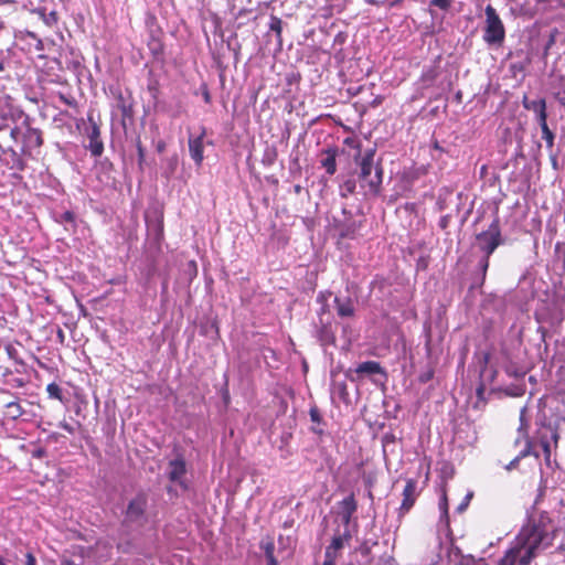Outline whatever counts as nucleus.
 Returning a JSON list of instances; mask_svg holds the SVG:
<instances>
[{
	"label": "nucleus",
	"mask_w": 565,
	"mask_h": 565,
	"mask_svg": "<svg viewBox=\"0 0 565 565\" xmlns=\"http://www.w3.org/2000/svg\"><path fill=\"white\" fill-rule=\"evenodd\" d=\"M552 529L543 521L529 522L499 565H529L536 554L552 544Z\"/></svg>",
	"instance_id": "1"
},
{
	"label": "nucleus",
	"mask_w": 565,
	"mask_h": 565,
	"mask_svg": "<svg viewBox=\"0 0 565 565\" xmlns=\"http://www.w3.org/2000/svg\"><path fill=\"white\" fill-rule=\"evenodd\" d=\"M483 42L490 47H501L505 40V28L497 10L488 4L484 9Z\"/></svg>",
	"instance_id": "2"
},
{
	"label": "nucleus",
	"mask_w": 565,
	"mask_h": 565,
	"mask_svg": "<svg viewBox=\"0 0 565 565\" xmlns=\"http://www.w3.org/2000/svg\"><path fill=\"white\" fill-rule=\"evenodd\" d=\"M374 150H367L361 159L360 168V182L361 186L365 189V193L376 194L382 183V170L376 168L373 172Z\"/></svg>",
	"instance_id": "3"
},
{
	"label": "nucleus",
	"mask_w": 565,
	"mask_h": 565,
	"mask_svg": "<svg viewBox=\"0 0 565 565\" xmlns=\"http://www.w3.org/2000/svg\"><path fill=\"white\" fill-rule=\"evenodd\" d=\"M77 129L84 138V147L88 149L94 157L102 156L104 145L100 139L98 125L89 117L88 120H82L78 122Z\"/></svg>",
	"instance_id": "4"
},
{
	"label": "nucleus",
	"mask_w": 565,
	"mask_h": 565,
	"mask_svg": "<svg viewBox=\"0 0 565 565\" xmlns=\"http://www.w3.org/2000/svg\"><path fill=\"white\" fill-rule=\"evenodd\" d=\"M501 243V232L498 220H494L487 231L476 237V246L489 257Z\"/></svg>",
	"instance_id": "5"
},
{
	"label": "nucleus",
	"mask_w": 565,
	"mask_h": 565,
	"mask_svg": "<svg viewBox=\"0 0 565 565\" xmlns=\"http://www.w3.org/2000/svg\"><path fill=\"white\" fill-rule=\"evenodd\" d=\"M358 504L353 494L345 497L338 503L335 520L343 529H350L353 514L356 512Z\"/></svg>",
	"instance_id": "6"
},
{
	"label": "nucleus",
	"mask_w": 565,
	"mask_h": 565,
	"mask_svg": "<svg viewBox=\"0 0 565 565\" xmlns=\"http://www.w3.org/2000/svg\"><path fill=\"white\" fill-rule=\"evenodd\" d=\"M186 473L185 461L182 457H178L169 462L168 477L171 482H174L182 488H186L184 477Z\"/></svg>",
	"instance_id": "7"
},
{
	"label": "nucleus",
	"mask_w": 565,
	"mask_h": 565,
	"mask_svg": "<svg viewBox=\"0 0 565 565\" xmlns=\"http://www.w3.org/2000/svg\"><path fill=\"white\" fill-rule=\"evenodd\" d=\"M43 143L42 132L36 128L28 127L23 132L22 151L32 156L33 151L39 149Z\"/></svg>",
	"instance_id": "8"
},
{
	"label": "nucleus",
	"mask_w": 565,
	"mask_h": 565,
	"mask_svg": "<svg viewBox=\"0 0 565 565\" xmlns=\"http://www.w3.org/2000/svg\"><path fill=\"white\" fill-rule=\"evenodd\" d=\"M147 507V499L143 494L137 495L132 499L127 508L126 518L131 522H139L142 520Z\"/></svg>",
	"instance_id": "9"
},
{
	"label": "nucleus",
	"mask_w": 565,
	"mask_h": 565,
	"mask_svg": "<svg viewBox=\"0 0 565 565\" xmlns=\"http://www.w3.org/2000/svg\"><path fill=\"white\" fill-rule=\"evenodd\" d=\"M1 162L12 170L22 171L24 169L22 156L12 148L3 149Z\"/></svg>",
	"instance_id": "10"
},
{
	"label": "nucleus",
	"mask_w": 565,
	"mask_h": 565,
	"mask_svg": "<svg viewBox=\"0 0 565 565\" xmlns=\"http://www.w3.org/2000/svg\"><path fill=\"white\" fill-rule=\"evenodd\" d=\"M205 131L203 130L202 134L195 138L189 139V152L191 158L194 160L196 166H201L202 161L204 159L203 157V138H204Z\"/></svg>",
	"instance_id": "11"
},
{
	"label": "nucleus",
	"mask_w": 565,
	"mask_h": 565,
	"mask_svg": "<svg viewBox=\"0 0 565 565\" xmlns=\"http://www.w3.org/2000/svg\"><path fill=\"white\" fill-rule=\"evenodd\" d=\"M417 498V482L413 479H408L406 481L405 488L403 490V502L401 509L404 511H408L415 500Z\"/></svg>",
	"instance_id": "12"
},
{
	"label": "nucleus",
	"mask_w": 565,
	"mask_h": 565,
	"mask_svg": "<svg viewBox=\"0 0 565 565\" xmlns=\"http://www.w3.org/2000/svg\"><path fill=\"white\" fill-rule=\"evenodd\" d=\"M337 312L342 318H350L354 315V305L351 298H334Z\"/></svg>",
	"instance_id": "13"
},
{
	"label": "nucleus",
	"mask_w": 565,
	"mask_h": 565,
	"mask_svg": "<svg viewBox=\"0 0 565 565\" xmlns=\"http://www.w3.org/2000/svg\"><path fill=\"white\" fill-rule=\"evenodd\" d=\"M337 150L329 148L323 151V158L320 160L321 166L326 169L329 175H332L337 171Z\"/></svg>",
	"instance_id": "14"
},
{
	"label": "nucleus",
	"mask_w": 565,
	"mask_h": 565,
	"mask_svg": "<svg viewBox=\"0 0 565 565\" xmlns=\"http://www.w3.org/2000/svg\"><path fill=\"white\" fill-rule=\"evenodd\" d=\"M351 539V531L350 529H343V531H338V533L334 534L331 546L335 548L337 551H340L345 543H348Z\"/></svg>",
	"instance_id": "15"
},
{
	"label": "nucleus",
	"mask_w": 565,
	"mask_h": 565,
	"mask_svg": "<svg viewBox=\"0 0 565 565\" xmlns=\"http://www.w3.org/2000/svg\"><path fill=\"white\" fill-rule=\"evenodd\" d=\"M355 372L359 374H379L382 367L376 361H366L358 365Z\"/></svg>",
	"instance_id": "16"
},
{
	"label": "nucleus",
	"mask_w": 565,
	"mask_h": 565,
	"mask_svg": "<svg viewBox=\"0 0 565 565\" xmlns=\"http://www.w3.org/2000/svg\"><path fill=\"white\" fill-rule=\"evenodd\" d=\"M523 106L525 109L533 111L534 114L546 108V102L544 98L529 100L526 97L523 99Z\"/></svg>",
	"instance_id": "17"
},
{
	"label": "nucleus",
	"mask_w": 565,
	"mask_h": 565,
	"mask_svg": "<svg viewBox=\"0 0 565 565\" xmlns=\"http://www.w3.org/2000/svg\"><path fill=\"white\" fill-rule=\"evenodd\" d=\"M6 408L8 417L12 419H17L23 414V409L18 401L7 403Z\"/></svg>",
	"instance_id": "18"
},
{
	"label": "nucleus",
	"mask_w": 565,
	"mask_h": 565,
	"mask_svg": "<svg viewBox=\"0 0 565 565\" xmlns=\"http://www.w3.org/2000/svg\"><path fill=\"white\" fill-rule=\"evenodd\" d=\"M439 511H440V522H444L446 525H448V502H447V495L444 491L439 501Z\"/></svg>",
	"instance_id": "19"
},
{
	"label": "nucleus",
	"mask_w": 565,
	"mask_h": 565,
	"mask_svg": "<svg viewBox=\"0 0 565 565\" xmlns=\"http://www.w3.org/2000/svg\"><path fill=\"white\" fill-rule=\"evenodd\" d=\"M338 553H339V551H337L331 545H329L326 548V555H324L326 557H324L323 565H334L335 559L338 557Z\"/></svg>",
	"instance_id": "20"
},
{
	"label": "nucleus",
	"mask_w": 565,
	"mask_h": 565,
	"mask_svg": "<svg viewBox=\"0 0 565 565\" xmlns=\"http://www.w3.org/2000/svg\"><path fill=\"white\" fill-rule=\"evenodd\" d=\"M50 397L62 401V390L56 383H50L46 387Z\"/></svg>",
	"instance_id": "21"
},
{
	"label": "nucleus",
	"mask_w": 565,
	"mask_h": 565,
	"mask_svg": "<svg viewBox=\"0 0 565 565\" xmlns=\"http://www.w3.org/2000/svg\"><path fill=\"white\" fill-rule=\"evenodd\" d=\"M355 181L354 180H347L345 182H343V184H341L340 186V191H341V195L342 196H348L349 194H352L355 190Z\"/></svg>",
	"instance_id": "22"
},
{
	"label": "nucleus",
	"mask_w": 565,
	"mask_h": 565,
	"mask_svg": "<svg viewBox=\"0 0 565 565\" xmlns=\"http://www.w3.org/2000/svg\"><path fill=\"white\" fill-rule=\"evenodd\" d=\"M476 402L473 404V407L475 408H481L484 404H486V399H484V386L482 384H480L478 387H477V391H476Z\"/></svg>",
	"instance_id": "23"
},
{
	"label": "nucleus",
	"mask_w": 565,
	"mask_h": 565,
	"mask_svg": "<svg viewBox=\"0 0 565 565\" xmlns=\"http://www.w3.org/2000/svg\"><path fill=\"white\" fill-rule=\"evenodd\" d=\"M530 418L527 417V407L524 406L520 412V427L519 433H524L527 428Z\"/></svg>",
	"instance_id": "24"
},
{
	"label": "nucleus",
	"mask_w": 565,
	"mask_h": 565,
	"mask_svg": "<svg viewBox=\"0 0 565 565\" xmlns=\"http://www.w3.org/2000/svg\"><path fill=\"white\" fill-rule=\"evenodd\" d=\"M542 138L546 141L547 147H553L554 145V134L551 131L548 127L541 128Z\"/></svg>",
	"instance_id": "25"
},
{
	"label": "nucleus",
	"mask_w": 565,
	"mask_h": 565,
	"mask_svg": "<svg viewBox=\"0 0 565 565\" xmlns=\"http://www.w3.org/2000/svg\"><path fill=\"white\" fill-rule=\"evenodd\" d=\"M535 116H536V120L541 128L548 127L547 122H546V119H547L546 108H543L541 111L536 113Z\"/></svg>",
	"instance_id": "26"
},
{
	"label": "nucleus",
	"mask_w": 565,
	"mask_h": 565,
	"mask_svg": "<svg viewBox=\"0 0 565 565\" xmlns=\"http://www.w3.org/2000/svg\"><path fill=\"white\" fill-rule=\"evenodd\" d=\"M430 3L441 10H447L450 7L451 0H431Z\"/></svg>",
	"instance_id": "27"
},
{
	"label": "nucleus",
	"mask_w": 565,
	"mask_h": 565,
	"mask_svg": "<svg viewBox=\"0 0 565 565\" xmlns=\"http://www.w3.org/2000/svg\"><path fill=\"white\" fill-rule=\"evenodd\" d=\"M270 30L277 32L278 34L281 32V21L278 18H273L270 23Z\"/></svg>",
	"instance_id": "28"
},
{
	"label": "nucleus",
	"mask_w": 565,
	"mask_h": 565,
	"mask_svg": "<svg viewBox=\"0 0 565 565\" xmlns=\"http://www.w3.org/2000/svg\"><path fill=\"white\" fill-rule=\"evenodd\" d=\"M24 565H38V562H36V558L35 556L33 555L32 552L28 551L25 553V562H24Z\"/></svg>",
	"instance_id": "29"
},
{
	"label": "nucleus",
	"mask_w": 565,
	"mask_h": 565,
	"mask_svg": "<svg viewBox=\"0 0 565 565\" xmlns=\"http://www.w3.org/2000/svg\"><path fill=\"white\" fill-rule=\"evenodd\" d=\"M25 35L30 36V38H32V39H34L36 41V49L38 50H42L43 49L42 41L35 35V33L30 32V31H25Z\"/></svg>",
	"instance_id": "30"
},
{
	"label": "nucleus",
	"mask_w": 565,
	"mask_h": 565,
	"mask_svg": "<svg viewBox=\"0 0 565 565\" xmlns=\"http://www.w3.org/2000/svg\"><path fill=\"white\" fill-rule=\"evenodd\" d=\"M6 128H9V134H10L11 138L17 140L18 136L20 135L19 128L18 127H9V126H6Z\"/></svg>",
	"instance_id": "31"
},
{
	"label": "nucleus",
	"mask_w": 565,
	"mask_h": 565,
	"mask_svg": "<svg viewBox=\"0 0 565 565\" xmlns=\"http://www.w3.org/2000/svg\"><path fill=\"white\" fill-rule=\"evenodd\" d=\"M329 297H331V292H328V294L320 292L317 297V301L324 303Z\"/></svg>",
	"instance_id": "32"
},
{
	"label": "nucleus",
	"mask_w": 565,
	"mask_h": 565,
	"mask_svg": "<svg viewBox=\"0 0 565 565\" xmlns=\"http://www.w3.org/2000/svg\"><path fill=\"white\" fill-rule=\"evenodd\" d=\"M480 264H481V268L483 270V274H486V271L488 269V266H489V257H487L486 254H484V257L482 258Z\"/></svg>",
	"instance_id": "33"
},
{
	"label": "nucleus",
	"mask_w": 565,
	"mask_h": 565,
	"mask_svg": "<svg viewBox=\"0 0 565 565\" xmlns=\"http://www.w3.org/2000/svg\"><path fill=\"white\" fill-rule=\"evenodd\" d=\"M472 494L469 493L466 495V499H465V502H462L459 507H458V511H463L469 502V500L471 499Z\"/></svg>",
	"instance_id": "34"
},
{
	"label": "nucleus",
	"mask_w": 565,
	"mask_h": 565,
	"mask_svg": "<svg viewBox=\"0 0 565 565\" xmlns=\"http://www.w3.org/2000/svg\"><path fill=\"white\" fill-rule=\"evenodd\" d=\"M267 558H268V565H277V562L274 558V556L269 550L267 551Z\"/></svg>",
	"instance_id": "35"
},
{
	"label": "nucleus",
	"mask_w": 565,
	"mask_h": 565,
	"mask_svg": "<svg viewBox=\"0 0 565 565\" xmlns=\"http://www.w3.org/2000/svg\"><path fill=\"white\" fill-rule=\"evenodd\" d=\"M137 148H138L139 160L141 161L143 159L145 151H143V148H142V146L140 143H138Z\"/></svg>",
	"instance_id": "36"
},
{
	"label": "nucleus",
	"mask_w": 565,
	"mask_h": 565,
	"mask_svg": "<svg viewBox=\"0 0 565 565\" xmlns=\"http://www.w3.org/2000/svg\"><path fill=\"white\" fill-rule=\"evenodd\" d=\"M166 149V143L164 141H159L158 145H157V151L158 152H163Z\"/></svg>",
	"instance_id": "37"
},
{
	"label": "nucleus",
	"mask_w": 565,
	"mask_h": 565,
	"mask_svg": "<svg viewBox=\"0 0 565 565\" xmlns=\"http://www.w3.org/2000/svg\"><path fill=\"white\" fill-rule=\"evenodd\" d=\"M275 156H276L275 151L266 152V158H268L270 163L273 162Z\"/></svg>",
	"instance_id": "38"
},
{
	"label": "nucleus",
	"mask_w": 565,
	"mask_h": 565,
	"mask_svg": "<svg viewBox=\"0 0 565 565\" xmlns=\"http://www.w3.org/2000/svg\"><path fill=\"white\" fill-rule=\"evenodd\" d=\"M63 216L66 221H71V211L64 212Z\"/></svg>",
	"instance_id": "39"
},
{
	"label": "nucleus",
	"mask_w": 565,
	"mask_h": 565,
	"mask_svg": "<svg viewBox=\"0 0 565 565\" xmlns=\"http://www.w3.org/2000/svg\"><path fill=\"white\" fill-rule=\"evenodd\" d=\"M543 448L545 452H550V445L547 443L543 441Z\"/></svg>",
	"instance_id": "40"
},
{
	"label": "nucleus",
	"mask_w": 565,
	"mask_h": 565,
	"mask_svg": "<svg viewBox=\"0 0 565 565\" xmlns=\"http://www.w3.org/2000/svg\"><path fill=\"white\" fill-rule=\"evenodd\" d=\"M552 438H553L554 443L556 444L557 439H558V435L555 431H553L552 433Z\"/></svg>",
	"instance_id": "41"
},
{
	"label": "nucleus",
	"mask_w": 565,
	"mask_h": 565,
	"mask_svg": "<svg viewBox=\"0 0 565 565\" xmlns=\"http://www.w3.org/2000/svg\"><path fill=\"white\" fill-rule=\"evenodd\" d=\"M0 565H7L6 558L2 556H0Z\"/></svg>",
	"instance_id": "42"
},
{
	"label": "nucleus",
	"mask_w": 565,
	"mask_h": 565,
	"mask_svg": "<svg viewBox=\"0 0 565 565\" xmlns=\"http://www.w3.org/2000/svg\"><path fill=\"white\" fill-rule=\"evenodd\" d=\"M311 418H312V420H317V413L316 412H311Z\"/></svg>",
	"instance_id": "43"
},
{
	"label": "nucleus",
	"mask_w": 565,
	"mask_h": 565,
	"mask_svg": "<svg viewBox=\"0 0 565 565\" xmlns=\"http://www.w3.org/2000/svg\"><path fill=\"white\" fill-rule=\"evenodd\" d=\"M58 338L61 339V341H63V339H64V334L61 330L58 331Z\"/></svg>",
	"instance_id": "44"
},
{
	"label": "nucleus",
	"mask_w": 565,
	"mask_h": 565,
	"mask_svg": "<svg viewBox=\"0 0 565 565\" xmlns=\"http://www.w3.org/2000/svg\"><path fill=\"white\" fill-rule=\"evenodd\" d=\"M4 70V63L2 61H0V72H2Z\"/></svg>",
	"instance_id": "45"
},
{
	"label": "nucleus",
	"mask_w": 565,
	"mask_h": 565,
	"mask_svg": "<svg viewBox=\"0 0 565 565\" xmlns=\"http://www.w3.org/2000/svg\"><path fill=\"white\" fill-rule=\"evenodd\" d=\"M51 19H53L54 21H56V14H55V12H52V13H51Z\"/></svg>",
	"instance_id": "46"
},
{
	"label": "nucleus",
	"mask_w": 565,
	"mask_h": 565,
	"mask_svg": "<svg viewBox=\"0 0 565 565\" xmlns=\"http://www.w3.org/2000/svg\"><path fill=\"white\" fill-rule=\"evenodd\" d=\"M64 427H65V429H67L68 431H71V428H70L67 425H65Z\"/></svg>",
	"instance_id": "47"
}]
</instances>
